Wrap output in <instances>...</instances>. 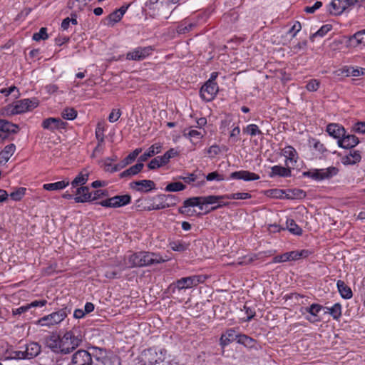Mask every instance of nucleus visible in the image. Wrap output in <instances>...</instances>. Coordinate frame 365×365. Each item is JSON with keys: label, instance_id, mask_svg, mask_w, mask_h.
I'll return each mask as SVG.
<instances>
[{"label": "nucleus", "instance_id": "79ce46f5", "mask_svg": "<svg viewBox=\"0 0 365 365\" xmlns=\"http://www.w3.org/2000/svg\"><path fill=\"white\" fill-rule=\"evenodd\" d=\"M88 180V172H81L71 182V185L73 187H77L78 185H83L86 183Z\"/></svg>", "mask_w": 365, "mask_h": 365}, {"label": "nucleus", "instance_id": "603ef678", "mask_svg": "<svg viewBox=\"0 0 365 365\" xmlns=\"http://www.w3.org/2000/svg\"><path fill=\"white\" fill-rule=\"evenodd\" d=\"M170 246L173 251L177 252H184L188 248V245L180 241L173 242Z\"/></svg>", "mask_w": 365, "mask_h": 365}, {"label": "nucleus", "instance_id": "7ed1b4c3", "mask_svg": "<svg viewBox=\"0 0 365 365\" xmlns=\"http://www.w3.org/2000/svg\"><path fill=\"white\" fill-rule=\"evenodd\" d=\"M62 354H66L73 351L82 342V336L77 329L66 331L61 337Z\"/></svg>", "mask_w": 365, "mask_h": 365}, {"label": "nucleus", "instance_id": "a211bd4d", "mask_svg": "<svg viewBox=\"0 0 365 365\" xmlns=\"http://www.w3.org/2000/svg\"><path fill=\"white\" fill-rule=\"evenodd\" d=\"M76 195L78 196L75 197L73 199L76 203L92 201V192H90L89 187L87 186L78 187L76 191Z\"/></svg>", "mask_w": 365, "mask_h": 365}, {"label": "nucleus", "instance_id": "9b49d317", "mask_svg": "<svg viewBox=\"0 0 365 365\" xmlns=\"http://www.w3.org/2000/svg\"><path fill=\"white\" fill-rule=\"evenodd\" d=\"M130 187L140 192H148L155 189V183L150 180H142L133 181L130 183Z\"/></svg>", "mask_w": 365, "mask_h": 365}, {"label": "nucleus", "instance_id": "cd10ccee", "mask_svg": "<svg viewBox=\"0 0 365 365\" xmlns=\"http://www.w3.org/2000/svg\"><path fill=\"white\" fill-rule=\"evenodd\" d=\"M361 160V152L359 150H351L349 154L344 156L341 158V162L344 165H355L359 163Z\"/></svg>", "mask_w": 365, "mask_h": 365}, {"label": "nucleus", "instance_id": "09e8293b", "mask_svg": "<svg viewBox=\"0 0 365 365\" xmlns=\"http://www.w3.org/2000/svg\"><path fill=\"white\" fill-rule=\"evenodd\" d=\"M327 309L334 319H338L341 316V306L339 303H336Z\"/></svg>", "mask_w": 365, "mask_h": 365}, {"label": "nucleus", "instance_id": "2f4dec72", "mask_svg": "<svg viewBox=\"0 0 365 365\" xmlns=\"http://www.w3.org/2000/svg\"><path fill=\"white\" fill-rule=\"evenodd\" d=\"M19 130L18 125L4 119H0V131L6 133H17Z\"/></svg>", "mask_w": 365, "mask_h": 365}, {"label": "nucleus", "instance_id": "5701e85b", "mask_svg": "<svg viewBox=\"0 0 365 365\" xmlns=\"http://www.w3.org/2000/svg\"><path fill=\"white\" fill-rule=\"evenodd\" d=\"M327 132L329 135L338 140H341L346 131L344 128L336 123H330L327 126Z\"/></svg>", "mask_w": 365, "mask_h": 365}, {"label": "nucleus", "instance_id": "58836bf2", "mask_svg": "<svg viewBox=\"0 0 365 365\" xmlns=\"http://www.w3.org/2000/svg\"><path fill=\"white\" fill-rule=\"evenodd\" d=\"M68 185H69L68 180H67V181L62 180V181H58V182H53V183L44 184L43 185V187L46 190L53 191V190H62V189L65 188L66 186H68Z\"/></svg>", "mask_w": 365, "mask_h": 365}, {"label": "nucleus", "instance_id": "a18cd8bd", "mask_svg": "<svg viewBox=\"0 0 365 365\" xmlns=\"http://www.w3.org/2000/svg\"><path fill=\"white\" fill-rule=\"evenodd\" d=\"M164 202H165V208H168L170 207H173V206L176 205V204L178 202H180V198L175 195L168 194V195H165Z\"/></svg>", "mask_w": 365, "mask_h": 365}, {"label": "nucleus", "instance_id": "423d86ee", "mask_svg": "<svg viewBox=\"0 0 365 365\" xmlns=\"http://www.w3.org/2000/svg\"><path fill=\"white\" fill-rule=\"evenodd\" d=\"M68 365H98L93 362L91 354L86 350L80 349L76 351Z\"/></svg>", "mask_w": 365, "mask_h": 365}, {"label": "nucleus", "instance_id": "bf43d9fd", "mask_svg": "<svg viewBox=\"0 0 365 365\" xmlns=\"http://www.w3.org/2000/svg\"><path fill=\"white\" fill-rule=\"evenodd\" d=\"M102 364L103 365H121L120 358L118 356L106 357L103 359Z\"/></svg>", "mask_w": 365, "mask_h": 365}, {"label": "nucleus", "instance_id": "393cba45", "mask_svg": "<svg viewBox=\"0 0 365 365\" xmlns=\"http://www.w3.org/2000/svg\"><path fill=\"white\" fill-rule=\"evenodd\" d=\"M344 5V0H332L328 6V11L331 15H340L346 11Z\"/></svg>", "mask_w": 365, "mask_h": 365}, {"label": "nucleus", "instance_id": "2eb2a0df", "mask_svg": "<svg viewBox=\"0 0 365 365\" xmlns=\"http://www.w3.org/2000/svg\"><path fill=\"white\" fill-rule=\"evenodd\" d=\"M165 194H159L155 197H146V200L153 201V203L145 207L144 209L147 211L159 210L165 209Z\"/></svg>", "mask_w": 365, "mask_h": 365}, {"label": "nucleus", "instance_id": "dca6fc26", "mask_svg": "<svg viewBox=\"0 0 365 365\" xmlns=\"http://www.w3.org/2000/svg\"><path fill=\"white\" fill-rule=\"evenodd\" d=\"M46 345L55 353L62 354L61 341L59 335L52 333L46 339Z\"/></svg>", "mask_w": 365, "mask_h": 365}, {"label": "nucleus", "instance_id": "c85d7f7f", "mask_svg": "<svg viewBox=\"0 0 365 365\" xmlns=\"http://www.w3.org/2000/svg\"><path fill=\"white\" fill-rule=\"evenodd\" d=\"M16 150V145L13 143L7 145L0 152V165H5Z\"/></svg>", "mask_w": 365, "mask_h": 365}, {"label": "nucleus", "instance_id": "c756f323", "mask_svg": "<svg viewBox=\"0 0 365 365\" xmlns=\"http://www.w3.org/2000/svg\"><path fill=\"white\" fill-rule=\"evenodd\" d=\"M141 259L142 257H140V252L130 255L128 257V262H125V266L121 270H125L127 268L143 267Z\"/></svg>", "mask_w": 365, "mask_h": 365}, {"label": "nucleus", "instance_id": "a878e982", "mask_svg": "<svg viewBox=\"0 0 365 365\" xmlns=\"http://www.w3.org/2000/svg\"><path fill=\"white\" fill-rule=\"evenodd\" d=\"M348 44L353 47L365 46V29L359 31L353 36H351L349 38Z\"/></svg>", "mask_w": 365, "mask_h": 365}, {"label": "nucleus", "instance_id": "e433bc0d", "mask_svg": "<svg viewBox=\"0 0 365 365\" xmlns=\"http://www.w3.org/2000/svg\"><path fill=\"white\" fill-rule=\"evenodd\" d=\"M297 254H295L294 251L285 252L280 255H277L273 258L272 262L274 263L285 262L291 260H297L296 257Z\"/></svg>", "mask_w": 365, "mask_h": 365}, {"label": "nucleus", "instance_id": "a19ab883", "mask_svg": "<svg viewBox=\"0 0 365 365\" xmlns=\"http://www.w3.org/2000/svg\"><path fill=\"white\" fill-rule=\"evenodd\" d=\"M217 196L218 197V198L226 197L227 200H247L251 198V195L248 192H236Z\"/></svg>", "mask_w": 365, "mask_h": 365}, {"label": "nucleus", "instance_id": "de8ad7c7", "mask_svg": "<svg viewBox=\"0 0 365 365\" xmlns=\"http://www.w3.org/2000/svg\"><path fill=\"white\" fill-rule=\"evenodd\" d=\"M61 116L66 120H74L77 116V111L73 108H66L61 112Z\"/></svg>", "mask_w": 365, "mask_h": 365}, {"label": "nucleus", "instance_id": "37998d69", "mask_svg": "<svg viewBox=\"0 0 365 365\" xmlns=\"http://www.w3.org/2000/svg\"><path fill=\"white\" fill-rule=\"evenodd\" d=\"M166 162L164 160L163 157L161 156H157L155 158H153L148 164V167L150 170H155L158 168H160L165 165H166Z\"/></svg>", "mask_w": 365, "mask_h": 365}, {"label": "nucleus", "instance_id": "6ab92c4d", "mask_svg": "<svg viewBox=\"0 0 365 365\" xmlns=\"http://www.w3.org/2000/svg\"><path fill=\"white\" fill-rule=\"evenodd\" d=\"M239 334L237 332L235 329L230 328L225 331V334H222L220 339V344L224 348L229 345L234 341H237Z\"/></svg>", "mask_w": 365, "mask_h": 365}, {"label": "nucleus", "instance_id": "49530a36", "mask_svg": "<svg viewBox=\"0 0 365 365\" xmlns=\"http://www.w3.org/2000/svg\"><path fill=\"white\" fill-rule=\"evenodd\" d=\"M266 195L268 197L276 198V199H282V198H289L287 195L284 196V191L280 189H271L266 191Z\"/></svg>", "mask_w": 365, "mask_h": 365}, {"label": "nucleus", "instance_id": "1a4fd4ad", "mask_svg": "<svg viewBox=\"0 0 365 365\" xmlns=\"http://www.w3.org/2000/svg\"><path fill=\"white\" fill-rule=\"evenodd\" d=\"M153 51L152 46L137 47L133 51L127 53L126 59L133 61H143L151 54Z\"/></svg>", "mask_w": 365, "mask_h": 365}, {"label": "nucleus", "instance_id": "4d7b16f0", "mask_svg": "<svg viewBox=\"0 0 365 365\" xmlns=\"http://www.w3.org/2000/svg\"><path fill=\"white\" fill-rule=\"evenodd\" d=\"M244 132L250 134L251 136L262 134V131L259 129L258 126L255 124H250L245 129Z\"/></svg>", "mask_w": 365, "mask_h": 365}, {"label": "nucleus", "instance_id": "39448f33", "mask_svg": "<svg viewBox=\"0 0 365 365\" xmlns=\"http://www.w3.org/2000/svg\"><path fill=\"white\" fill-rule=\"evenodd\" d=\"M339 173V169L334 166H330L324 169H313L308 171H304L302 175L308 177L316 181H322L324 180H329L334 176H336Z\"/></svg>", "mask_w": 365, "mask_h": 365}, {"label": "nucleus", "instance_id": "3c124183", "mask_svg": "<svg viewBox=\"0 0 365 365\" xmlns=\"http://www.w3.org/2000/svg\"><path fill=\"white\" fill-rule=\"evenodd\" d=\"M48 38L47 34V29L46 27H41L38 32L34 33L32 36V39L36 41L41 40H46Z\"/></svg>", "mask_w": 365, "mask_h": 365}, {"label": "nucleus", "instance_id": "13d9d810", "mask_svg": "<svg viewBox=\"0 0 365 365\" xmlns=\"http://www.w3.org/2000/svg\"><path fill=\"white\" fill-rule=\"evenodd\" d=\"M351 131L359 134H365V121L355 123L351 128Z\"/></svg>", "mask_w": 365, "mask_h": 365}, {"label": "nucleus", "instance_id": "338daca9", "mask_svg": "<svg viewBox=\"0 0 365 365\" xmlns=\"http://www.w3.org/2000/svg\"><path fill=\"white\" fill-rule=\"evenodd\" d=\"M116 160H117V156H113L112 158H106L103 162L104 170L106 172H110L112 167H113V165L111 164L112 161H115Z\"/></svg>", "mask_w": 365, "mask_h": 365}, {"label": "nucleus", "instance_id": "7c9ffc66", "mask_svg": "<svg viewBox=\"0 0 365 365\" xmlns=\"http://www.w3.org/2000/svg\"><path fill=\"white\" fill-rule=\"evenodd\" d=\"M272 171L269 173V177L273 178L274 176L279 177H290L291 176V168L290 165L287 168L282 167L279 165H274L271 168Z\"/></svg>", "mask_w": 365, "mask_h": 365}, {"label": "nucleus", "instance_id": "f704fd0d", "mask_svg": "<svg viewBox=\"0 0 365 365\" xmlns=\"http://www.w3.org/2000/svg\"><path fill=\"white\" fill-rule=\"evenodd\" d=\"M336 286L338 291L342 298L349 299L352 297L353 294L351 288L347 286L344 281L338 280L336 282Z\"/></svg>", "mask_w": 365, "mask_h": 365}, {"label": "nucleus", "instance_id": "6e6d98bb", "mask_svg": "<svg viewBox=\"0 0 365 365\" xmlns=\"http://www.w3.org/2000/svg\"><path fill=\"white\" fill-rule=\"evenodd\" d=\"M123 16L119 14V11H114L107 17V20L108 21V24L113 26L114 24L120 21Z\"/></svg>", "mask_w": 365, "mask_h": 365}, {"label": "nucleus", "instance_id": "412c9836", "mask_svg": "<svg viewBox=\"0 0 365 365\" xmlns=\"http://www.w3.org/2000/svg\"><path fill=\"white\" fill-rule=\"evenodd\" d=\"M178 178L187 184H190L191 182L196 181H197L198 185H202L205 183V175L200 171H195L192 173L187 174L186 176H180Z\"/></svg>", "mask_w": 365, "mask_h": 365}, {"label": "nucleus", "instance_id": "ddd939ff", "mask_svg": "<svg viewBox=\"0 0 365 365\" xmlns=\"http://www.w3.org/2000/svg\"><path fill=\"white\" fill-rule=\"evenodd\" d=\"M47 304V301L46 299L41 300H34L31 303L23 305L16 309H12V315L14 317L20 316L22 314H24L29 311L31 308H35L38 307H43Z\"/></svg>", "mask_w": 365, "mask_h": 365}, {"label": "nucleus", "instance_id": "052dcab7", "mask_svg": "<svg viewBox=\"0 0 365 365\" xmlns=\"http://www.w3.org/2000/svg\"><path fill=\"white\" fill-rule=\"evenodd\" d=\"M118 200V207L128 205L131 201V197L130 195H116Z\"/></svg>", "mask_w": 365, "mask_h": 365}, {"label": "nucleus", "instance_id": "20e7f679", "mask_svg": "<svg viewBox=\"0 0 365 365\" xmlns=\"http://www.w3.org/2000/svg\"><path fill=\"white\" fill-rule=\"evenodd\" d=\"M206 279L207 277L205 275H192L182 277L172 283L170 287L172 289L173 292H175V289L180 291L190 289L197 286L199 284L203 283Z\"/></svg>", "mask_w": 365, "mask_h": 365}, {"label": "nucleus", "instance_id": "9d476101", "mask_svg": "<svg viewBox=\"0 0 365 365\" xmlns=\"http://www.w3.org/2000/svg\"><path fill=\"white\" fill-rule=\"evenodd\" d=\"M68 123L59 118H48L43 120L41 126L43 129L53 132L56 130L65 129Z\"/></svg>", "mask_w": 365, "mask_h": 365}, {"label": "nucleus", "instance_id": "aec40b11", "mask_svg": "<svg viewBox=\"0 0 365 365\" xmlns=\"http://www.w3.org/2000/svg\"><path fill=\"white\" fill-rule=\"evenodd\" d=\"M230 177L232 179L243 180L245 181L257 180L260 178L259 175L248 170H240L233 172L230 174Z\"/></svg>", "mask_w": 365, "mask_h": 365}, {"label": "nucleus", "instance_id": "473e14b6", "mask_svg": "<svg viewBox=\"0 0 365 365\" xmlns=\"http://www.w3.org/2000/svg\"><path fill=\"white\" fill-rule=\"evenodd\" d=\"M143 167V163L138 161V163H136L135 165L130 167L128 169L120 173L119 176L120 178L132 177L133 175L138 174L142 170Z\"/></svg>", "mask_w": 365, "mask_h": 365}, {"label": "nucleus", "instance_id": "0e129e2a", "mask_svg": "<svg viewBox=\"0 0 365 365\" xmlns=\"http://www.w3.org/2000/svg\"><path fill=\"white\" fill-rule=\"evenodd\" d=\"M178 155V152L175 148L169 149L163 155H162L165 160L166 163H168L170 160Z\"/></svg>", "mask_w": 365, "mask_h": 365}, {"label": "nucleus", "instance_id": "4be33fe9", "mask_svg": "<svg viewBox=\"0 0 365 365\" xmlns=\"http://www.w3.org/2000/svg\"><path fill=\"white\" fill-rule=\"evenodd\" d=\"M282 155L286 158V165L294 166L298 159V154L292 146H286L282 150Z\"/></svg>", "mask_w": 365, "mask_h": 365}, {"label": "nucleus", "instance_id": "0eeeda50", "mask_svg": "<svg viewBox=\"0 0 365 365\" xmlns=\"http://www.w3.org/2000/svg\"><path fill=\"white\" fill-rule=\"evenodd\" d=\"M219 91L217 83L205 82L200 90L201 98L205 101L213 100Z\"/></svg>", "mask_w": 365, "mask_h": 365}, {"label": "nucleus", "instance_id": "c9c22d12", "mask_svg": "<svg viewBox=\"0 0 365 365\" xmlns=\"http://www.w3.org/2000/svg\"><path fill=\"white\" fill-rule=\"evenodd\" d=\"M156 353L153 351L152 349H148L143 352L141 355V361L144 362L143 365H146L148 362V365H153L157 362Z\"/></svg>", "mask_w": 365, "mask_h": 365}, {"label": "nucleus", "instance_id": "bb28decb", "mask_svg": "<svg viewBox=\"0 0 365 365\" xmlns=\"http://www.w3.org/2000/svg\"><path fill=\"white\" fill-rule=\"evenodd\" d=\"M162 148L163 145L161 143H155L152 145L143 155L139 157L138 161L141 163L146 161L149 158L160 153Z\"/></svg>", "mask_w": 365, "mask_h": 365}, {"label": "nucleus", "instance_id": "f8f14e48", "mask_svg": "<svg viewBox=\"0 0 365 365\" xmlns=\"http://www.w3.org/2000/svg\"><path fill=\"white\" fill-rule=\"evenodd\" d=\"M142 152V148H136L133 152H131L126 158H125L120 163L115 164L112 167V169L110 170V173L117 172L129 164L132 163L136 158L138 156V155Z\"/></svg>", "mask_w": 365, "mask_h": 365}, {"label": "nucleus", "instance_id": "f3484780", "mask_svg": "<svg viewBox=\"0 0 365 365\" xmlns=\"http://www.w3.org/2000/svg\"><path fill=\"white\" fill-rule=\"evenodd\" d=\"M28 99H23L18 101L14 106H8L5 111L7 115H16L26 112L29 110V106L27 105Z\"/></svg>", "mask_w": 365, "mask_h": 365}, {"label": "nucleus", "instance_id": "69168bd1", "mask_svg": "<svg viewBox=\"0 0 365 365\" xmlns=\"http://www.w3.org/2000/svg\"><path fill=\"white\" fill-rule=\"evenodd\" d=\"M108 192L106 190H98L92 193V201L108 196Z\"/></svg>", "mask_w": 365, "mask_h": 365}, {"label": "nucleus", "instance_id": "6e6552de", "mask_svg": "<svg viewBox=\"0 0 365 365\" xmlns=\"http://www.w3.org/2000/svg\"><path fill=\"white\" fill-rule=\"evenodd\" d=\"M140 257H142L143 266H150L155 264H160L168 260L159 254L149 252H140Z\"/></svg>", "mask_w": 365, "mask_h": 365}, {"label": "nucleus", "instance_id": "c03bdc74", "mask_svg": "<svg viewBox=\"0 0 365 365\" xmlns=\"http://www.w3.org/2000/svg\"><path fill=\"white\" fill-rule=\"evenodd\" d=\"M186 188V186L182 183L181 182H173L169 183L165 188L166 192H178L184 190Z\"/></svg>", "mask_w": 365, "mask_h": 365}, {"label": "nucleus", "instance_id": "e2e57ef3", "mask_svg": "<svg viewBox=\"0 0 365 365\" xmlns=\"http://www.w3.org/2000/svg\"><path fill=\"white\" fill-rule=\"evenodd\" d=\"M205 178L208 181H212V180L222 181V180H225L223 175L219 174L216 171L212 172V173L207 174L206 176H205Z\"/></svg>", "mask_w": 365, "mask_h": 365}, {"label": "nucleus", "instance_id": "72a5a7b5", "mask_svg": "<svg viewBox=\"0 0 365 365\" xmlns=\"http://www.w3.org/2000/svg\"><path fill=\"white\" fill-rule=\"evenodd\" d=\"M337 72H340L339 73H338L339 76L342 75L345 76H359L365 75V68H354L344 67L342 69L337 71Z\"/></svg>", "mask_w": 365, "mask_h": 365}, {"label": "nucleus", "instance_id": "b1692460", "mask_svg": "<svg viewBox=\"0 0 365 365\" xmlns=\"http://www.w3.org/2000/svg\"><path fill=\"white\" fill-rule=\"evenodd\" d=\"M25 354L26 359L36 357L41 351V346L37 342H30L26 345Z\"/></svg>", "mask_w": 365, "mask_h": 365}, {"label": "nucleus", "instance_id": "8fccbe9b", "mask_svg": "<svg viewBox=\"0 0 365 365\" xmlns=\"http://www.w3.org/2000/svg\"><path fill=\"white\" fill-rule=\"evenodd\" d=\"M331 28L332 26L330 24L323 25L317 32H315L310 36V39L313 41L314 38L317 36L322 37L325 36L329 31H331Z\"/></svg>", "mask_w": 365, "mask_h": 365}, {"label": "nucleus", "instance_id": "f03ea898", "mask_svg": "<svg viewBox=\"0 0 365 365\" xmlns=\"http://www.w3.org/2000/svg\"><path fill=\"white\" fill-rule=\"evenodd\" d=\"M217 200L218 197L217 195L190 197L183 202V206L180 207L178 211L181 214L190 215V207L197 206L200 210H203L206 208L207 205H212L215 203Z\"/></svg>", "mask_w": 365, "mask_h": 365}, {"label": "nucleus", "instance_id": "864d4df0", "mask_svg": "<svg viewBox=\"0 0 365 365\" xmlns=\"http://www.w3.org/2000/svg\"><path fill=\"white\" fill-rule=\"evenodd\" d=\"M26 189L25 187H19L15 191L10 193V197L13 200L19 201L24 196Z\"/></svg>", "mask_w": 365, "mask_h": 365}, {"label": "nucleus", "instance_id": "5fc2aeb1", "mask_svg": "<svg viewBox=\"0 0 365 365\" xmlns=\"http://www.w3.org/2000/svg\"><path fill=\"white\" fill-rule=\"evenodd\" d=\"M195 26L196 24L195 23H190L187 25H185V24H180L177 27V32L180 34H185L190 31Z\"/></svg>", "mask_w": 365, "mask_h": 365}, {"label": "nucleus", "instance_id": "4c0bfd02", "mask_svg": "<svg viewBox=\"0 0 365 365\" xmlns=\"http://www.w3.org/2000/svg\"><path fill=\"white\" fill-rule=\"evenodd\" d=\"M292 234L300 236L302 234V229L297 225L293 219H287L286 221V227Z\"/></svg>", "mask_w": 365, "mask_h": 365}, {"label": "nucleus", "instance_id": "4468645a", "mask_svg": "<svg viewBox=\"0 0 365 365\" xmlns=\"http://www.w3.org/2000/svg\"><path fill=\"white\" fill-rule=\"evenodd\" d=\"M359 139L354 135L345 134L341 140H337L339 147L344 149H351L359 143Z\"/></svg>", "mask_w": 365, "mask_h": 365}, {"label": "nucleus", "instance_id": "ea45409f", "mask_svg": "<svg viewBox=\"0 0 365 365\" xmlns=\"http://www.w3.org/2000/svg\"><path fill=\"white\" fill-rule=\"evenodd\" d=\"M237 342L246 347L252 348L255 345V341L254 339L246 334H239Z\"/></svg>", "mask_w": 365, "mask_h": 365}, {"label": "nucleus", "instance_id": "774afa93", "mask_svg": "<svg viewBox=\"0 0 365 365\" xmlns=\"http://www.w3.org/2000/svg\"><path fill=\"white\" fill-rule=\"evenodd\" d=\"M319 87V82L316 79H312L308 82L306 86L309 91H316Z\"/></svg>", "mask_w": 365, "mask_h": 365}, {"label": "nucleus", "instance_id": "680f3d73", "mask_svg": "<svg viewBox=\"0 0 365 365\" xmlns=\"http://www.w3.org/2000/svg\"><path fill=\"white\" fill-rule=\"evenodd\" d=\"M322 306L318 304H312L310 307H306V311L314 317H317V314L322 310Z\"/></svg>", "mask_w": 365, "mask_h": 365}, {"label": "nucleus", "instance_id": "f257e3e1", "mask_svg": "<svg viewBox=\"0 0 365 365\" xmlns=\"http://www.w3.org/2000/svg\"><path fill=\"white\" fill-rule=\"evenodd\" d=\"M71 312L72 306L67 304L58 311L40 318L36 321V324L51 328L60 324Z\"/></svg>", "mask_w": 365, "mask_h": 365}]
</instances>
